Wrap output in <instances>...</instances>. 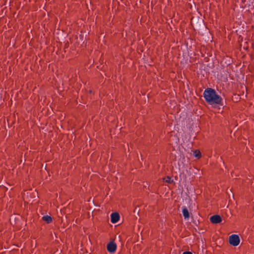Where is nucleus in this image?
Returning a JSON list of instances; mask_svg holds the SVG:
<instances>
[{"instance_id": "f257e3e1", "label": "nucleus", "mask_w": 254, "mask_h": 254, "mask_svg": "<svg viewBox=\"0 0 254 254\" xmlns=\"http://www.w3.org/2000/svg\"><path fill=\"white\" fill-rule=\"evenodd\" d=\"M206 101L210 104H220L222 102V98L216 94L215 91L211 88H207L203 93Z\"/></svg>"}, {"instance_id": "f03ea898", "label": "nucleus", "mask_w": 254, "mask_h": 254, "mask_svg": "<svg viewBox=\"0 0 254 254\" xmlns=\"http://www.w3.org/2000/svg\"><path fill=\"white\" fill-rule=\"evenodd\" d=\"M229 242L232 246L235 247L239 245L240 242V238L237 235H231L229 238Z\"/></svg>"}, {"instance_id": "7ed1b4c3", "label": "nucleus", "mask_w": 254, "mask_h": 254, "mask_svg": "<svg viewBox=\"0 0 254 254\" xmlns=\"http://www.w3.org/2000/svg\"><path fill=\"white\" fill-rule=\"evenodd\" d=\"M107 249L109 252L114 253L117 249V245L114 242H110L107 246Z\"/></svg>"}, {"instance_id": "20e7f679", "label": "nucleus", "mask_w": 254, "mask_h": 254, "mask_svg": "<svg viewBox=\"0 0 254 254\" xmlns=\"http://www.w3.org/2000/svg\"><path fill=\"white\" fill-rule=\"evenodd\" d=\"M120 219V215L117 212H114L111 214V221L113 223H117Z\"/></svg>"}, {"instance_id": "39448f33", "label": "nucleus", "mask_w": 254, "mask_h": 254, "mask_svg": "<svg viewBox=\"0 0 254 254\" xmlns=\"http://www.w3.org/2000/svg\"><path fill=\"white\" fill-rule=\"evenodd\" d=\"M210 220L212 223L215 224L220 223L222 221L221 217L218 215L212 216Z\"/></svg>"}, {"instance_id": "423d86ee", "label": "nucleus", "mask_w": 254, "mask_h": 254, "mask_svg": "<svg viewBox=\"0 0 254 254\" xmlns=\"http://www.w3.org/2000/svg\"><path fill=\"white\" fill-rule=\"evenodd\" d=\"M182 212L185 219H189L190 218V213L186 207H183Z\"/></svg>"}, {"instance_id": "0eeeda50", "label": "nucleus", "mask_w": 254, "mask_h": 254, "mask_svg": "<svg viewBox=\"0 0 254 254\" xmlns=\"http://www.w3.org/2000/svg\"><path fill=\"white\" fill-rule=\"evenodd\" d=\"M42 219L48 223L51 222L52 220L51 217L48 215L44 216Z\"/></svg>"}, {"instance_id": "6e6552de", "label": "nucleus", "mask_w": 254, "mask_h": 254, "mask_svg": "<svg viewBox=\"0 0 254 254\" xmlns=\"http://www.w3.org/2000/svg\"><path fill=\"white\" fill-rule=\"evenodd\" d=\"M193 155L195 157L199 159L201 157L200 152L198 150H195L193 151Z\"/></svg>"}, {"instance_id": "1a4fd4ad", "label": "nucleus", "mask_w": 254, "mask_h": 254, "mask_svg": "<svg viewBox=\"0 0 254 254\" xmlns=\"http://www.w3.org/2000/svg\"><path fill=\"white\" fill-rule=\"evenodd\" d=\"M163 180H164V182L168 183H171L173 182V180L169 176H167V177L164 178Z\"/></svg>"}, {"instance_id": "9d476101", "label": "nucleus", "mask_w": 254, "mask_h": 254, "mask_svg": "<svg viewBox=\"0 0 254 254\" xmlns=\"http://www.w3.org/2000/svg\"><path fill=\"white\" fill-rule=\"evenodd\" d=\"M183 254H192L190 252H185L183 253Z\"/></svg>"}]
</instances>
